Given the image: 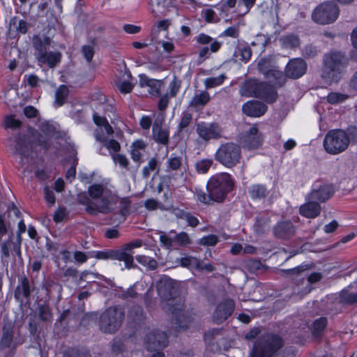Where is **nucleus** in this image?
<instances>
[{"label": "nucleus", "instance_id": "f257e3e1", "mask_svg": "<svg viewBox=\"0 0 357 357\" xmlns=\"http://www.w3.org/2000/svg\"><path fill=\"white\" fill-rule=\"evenodd\" d=\"M8 143L12 153L20 156V171L23 177L43 178L45 176L43 165L34 158L32 144L27 135L18 134L15 139L10 137Z\"/></svg>", "mask_w": 357, "mask_h": 357}, {"label": "nucleus", "instance_id": "f03ea898", "mask_svg": "<svg viewBox=\"0 0 357 357\" xmlns=\"http://www.w3.org/2000/svg\"><path fill=\"white\" fill-rule=\"evenodd\" d=\"M156 288L160 296L166 301L162 308L173 316L174 324L179 330L185 331L190 322V317L183 312V305L175 303L174 298L177 295L178 289L174 280L167 276L162 277L156 284Z\"/></svg>", "mask_w": 357, "mask_h": 357}, {"label": "nucleus", "instance_id": "7ed1b4c3", "mask_svg": "<svg viewBox=\"0 0 357 357\" xmlns=\"http://www.w3.org/2000/svg\"><path fill=\"white\" fill-rule=\"evenodd\" d=\"M349 59L341 51L332 50L323 56L321 78L327 84L337 83L341 79Z\"/></svg>", "mask_w": 357, "mask_h": 357}, {"label": "nucleus", "instance_id": "20e7f679", "mask_svg": "<svg viewBox=\"0 0 357 357\" xmlns=\"http://www.w3.org/2000/svg\"><path fill=\"white\" fill-rule=\"evenodd\" d=\"M284 345V341L280 335L266 333L255 342L250 357H276Z\"/></svg>", "mask_w": 357, "mask_h": 357}, {"label": "nucleus", "instance_id": "39448f33", "mask_svg": "<svg viewBox=\"0 0 357 357\" xmlns=\"http://www.w3.org/2000/svg\"><path fill=\"white\" fill-rule=\"evenodd\" d=\"M273 86L267 82H261L256 79H249L243 82L239 88L241 96L255 97L263 99L268 102L275 101L278 93Z\"/></svg>", "mask_w": 357, "mask_h": 357}, {"label": "nucleus", "instance_id": "423d86ee", "mask_svg": "<svg viewBox=\"0 0 357 357\" xmlns=\"http://www.w3.org/2000/svg\"><path fill=\"white\" fill-rule=\"evenodd\" d=\"M125 318L124 310L119 307H111L102 312L98 319L100 330L107 334L115 333L121 328Z\"/></svg>", "mask_w": 357, "mask_h": 357}, {"label": "nucleus", "instance_id": "0eeeda50", "mask_svg": "<svg viewBox=\"0 0 357 357\" xmlns=\"http://www.w3.org/2000/svg\"><path fill=\"white\" fill-rule=\"evenodd\" d=\"M33 46L36 50V57L41 63L47 64L50 68H54L61 61V54L59 52H48L52 40L45 36L42 39L38 36H34L32 39Z\"/></svg>", "mask_w": 357, "mask_h": 357}, {"label": "nucleus", "instance_id": "6e6552de", "mask_svg": "<svg viewBox=\"0 0 357 357\" xmlns=\"http://www.w3.org/2000/svg\"><path fill=\"white\" fill-rule=\"evenodd\" d=\"M349 144V135L342 129L328 131L324 139V147L326 151L332 155H337L344 151Z\"/></svg>", "mask_w": 357, "mask_h": 357}, {"label": "nucleus", "instance_id": "1a4fd4ad", "mask_svg": "<svg viewBox=\"0 0 357 357\" xmlns=\"http://www.w3.org/2000/svg\"><path fill=\"white\" fill-rule=\"evenodd\" d=\"M89 196L93 199H100L98 206V212L107 214L111 211L109 205L116 204L118 197L112 191L102 184H93L89 187Z\"/></svg>", "mask_w": 357, "mask_h": 357}, {"label": "nucleus", "instance_id": "9d476101", "mask_svg": "<svg viewBox=\"0 0 357 357\" xmlns=\"http://www.w3.org/2000/svg\"><path fill=\"white\" fill-rule=\"evenodd\" d=\"M339 14V7L336 3L324 2L314 8L312 18L314 22L325 25L333 23L337 19Z\"/></svg>", "mask_w": 357, "mask_h": 357}, {"label": "nucleus", "instance_id": "9b49d317", "mask_svg": "<svg viewBox=\"0 0 357 357\" xmlns=\"http://www.w3.org/2000/svg\"><path fill=\"white\" fill-rule=\"evenodd\" d=\"M215 158L226 167H234L241 158V147L234 143L222 144L217 151Z\"/></svg>", "mask_w": 357, "mask_h": 357}, {"label": "nucleus", "instance_id": "f8f14e48", "mask_svg": "<svg viewBox=\"0 0 357 357\" xmlns=\"http://www.w3.org/2000/svg\"><path fill=\"white\" fill-rule=\"evenodd\" d=\"M258 69L276 87H282L285 84V76L273 65L271 57L261 58L258 62Z\"/></svg>", "mask_w": 357, "mask_h": 357}, {"label": "nucleus", "instance_id": "ddd939ff", "mask_svg": "<svg viewBox=\"0 0 357 357\" xmlns=\"http://www.w3.org/2000/svg\"><path fill=\"white\" fill-rule=\"evenodd\" d=\"M232 180H209L206 188L213 201L220 202L226 195L233 189Z\"/></svg>", "mask_w": 357, "mask_h": 357}, {"label": "nucleus", "instance_id": "4468645a", "mask_svg": "<svg viewBox=\"0 0 357 357\" xmlns=\"http://www.w3.org/2000/svg\"><path fill=\"white\" fill-rule=\"evenodd\" d=\"M168 344L167 335L159 330H153L145 337L146 348L148 351H158L165 347Z\"/></svg>", "mask_w": 357, "mask_h": 357}, {"label": "nucleus", "instance_id": "2eb2a0df", "mask_svg": "<svg viewBox=\"0 0 357 357\" xmlns=\"http://www.w3.org/2000/svg\"><path fill=\"white\" fill-rule=\"evenodd\" d=\"M94 257L98 259H110L123 261L127 268L133 267L132 256L130 254L121 250H109L105 251H98L95 252Z\"/></svg>", "mask_w": 357, "mask_h": 357}, {"label": "nucleus", "instance_id": "dca6fc26", "mask_svg": "<svg viewBox=\"0 0 357 357\" xmlns=\"http://www.w3.org/2000/svg\"><path fill=\"white\" fill-rule=\"evenodd\" d=\"M197 132L204 141L220 137L222 129L217 123L201 122L197 124Z\"/></svg>", "mask_w": 357, "mask_h": 357}, {"label": "nucleus", "instance_id": "f3484780", "mask_svg": "<svg viewBox=\"0 0 357 357\" xmlns=\"http://www.w3.org/2000/svg\"><path fill=\"white\" fill-rule=\"evenodd\" d=\"M264 137L256 125L252 126L241 137L240 142L248 149H256L262 145Z\"/></svg>", "mask_w": 357, "mask_h": 357}, {"label": "nucleus", "instance_id": "a211bd4d", "mask_svg": "<svg viewBox=\"0 0 357 357\" xmlns=\"http://www.w3.org/2000/svg\"><path fill=\"white\" fill-rule=\"evenodd\" d=\"M33 289V283L31 284L26 277H23L20 279L19 284L15 289V298L20 302L21 305L23 303L29 304L31 293Z\"/></svg>", "mask_w": 357, "mask_h": 357}, {"label": "nucleus", "instance_id": "6ab92c4d", "mask_svg": "<svg viewBox=\"0 0 357 357\" xmlns=\"http://www.w3.org/2000/svg\"><path fill=\"white\" fill-rule=\"evenodd\" d=\"M307 70L306 62L301 58L291 59L285 68V77L298 79L301 77Z\"/></svg>", "mask_w": 357, "mask_h": 357}, {"label": "nucleus", "instance_id": "aec40b11", "mask_svg": "<svg viewBox=\"0 0 357 357\" xmlns=\"http://www.w3.org/2000/svg\"><path fill=\"white\" fill-rule=\"evenodd\" d=\"M164 117L157 116L153 124V139L157 143L167 145L169 143V131L168 128L163 126Z\"/></svg>", "mask_w": 357, "mask_h": 357}, {"label": "nucleus", "instance_id": "412c9836", "mask_svg": "<svg viewBox=\"0 0 357 357\" xmlns=\"http://www.w3.org/2000/svg\"><path fill=\"white\" fill-rule=\"evenodd\" d=\"M296 231V227L289 221L278 222L273 228L274 236L280 240H289L292 238Z\"/></svg>", "mask_w": 357, "mask_h": 357}, {"label": "nucleus", "instance_id": "4be33fe9", "mask_svg": "<svg viewBox=\"0 0 357 357\" xmlns=\"http://www.w3.org/2000/svg\"><path fill=\"white\" fill-rule=\"evenodd\" d=\"M234 309V301L231 299L225 300L217 306L213 315V321L217 324L222 323L232 314Z\"/></svg>", "mask_w": 357, "mask_h": 357}, {"label": "nucleus", "instance_id": "5701e85b", "mask_svg": "<svg viewBox=\"0 0 357 357\" xmlns=\"http://www.w3.org/2000/svg\"><path fill=\"white\" fill-rule=\"evenodd\" d=\"M243 112L252 117L262 116L267 110V106L258 100H250L243 105Z\"/></svg>", "mask_w": 357, "mask_h": 357}, {"label": "nucleus", "instance_id": "b1692460", "mask_svg": "<svg viewBox=\"0 0 357 357\" xmlns=\"http://www.w3.org/2000/svg\"><path fill=\"white\" fill-rule=\"evenodd\" d=\"M335 188L332 185H323L314 189L308 195V199L324 202L334 193Z\"/></svg>", "mask_w": 357, "mask_h": 357}, {"label": "nucleus", "instance_id": "393cba45", "mask_svg": "<svg viewBox=\"0 0 357 357\" xmlns=\"http://www.w3.org/2000/svg\"><path fill=\"white\" fill-rule=\"evenodd\" d=\"M22 241L16 240V241H13V233L9 235L8 240L5 241H2L1 243V250L2 255L8 258L10 256V250H13V251L16 253L17 256L21 255L20 251V245Z\"/></svg>", "mask_w": 357, "mask_h": 357}, {"label": "nucleus", "instance_id": "a878e982", "mask_svg": "<svg viewBox=\"0 0 357 357\" xmlns=\"http://www.w3.org/2000/svg\"><path fill=\"white\" fill-rule=\"evenodd\" d=\"M301 206L299 212L301 215L307 218H314L320 214L321 207L315 200H310Z\"/></svg>", "mask_w": 357, "mask_h": 357}, {"label": "nucleus", "instance_id": "bb28decb", "mask_svg": "<svg viewBox=\"0 0 357 357\" xmlns=\"http://www.w3.org/2000/svg\"><path fill=\"white\" fill-rule=\"evenodd\" d=\"M339 303L347 305L356 304L357 292L352 291L351 286L342 290L339 294Z\"/></svg>", "mask_w": 357, "mask_h": 357}, {"label": "nucleus", "instance_id": "cd10ccee", "mask_svg": "<svg viewBox=\"0 0 357 357\" xmlns=\"http://www.w3.org/2000/svg\"><path fill=\"white\" fill-rule=\"evenodd\" d=\"M196 40L201 45L210 44V51L213 53L217 52L222 45L220 42L213 40V38L204 33L199 34L196 37Z\"/></svg>", "mask_w": 357, "mask_h": 357}, {"label": "nucleus", "instance_id": "c85d7f7f", "mask_svg": "<svg viewBox=\"0 0 357 357\" xmlns=\"http://www.w3.org/2000/svg\"><path fill=\"white\" fill-rule=\"evenodd\" d=\"M254 229L258 235L266 234L270 229V218L265 215L257 216Z\"/></svg>", "mask_w": 357, "mask_h": 357}, {"label": "nucleus", "instance_id": "c756f323", "mask_svg": "<svg viewBox=\"0 0 357 357\" xmlns=\"http://www.w3.org/2000/svg\"><path fill=\"white\" fill-rule=\"evenodd\" d=\"M210 100V94L206 91H202L194 96L190 102V106L192 107H204Z\"/></svg>", "mask_w": 357, "mask_h": 357}, {"label": "nucleus", "instance_id": "7c9ffc66", "mask_svg": "<svg viewBox=\"0 0 357 357\" xmlns=\"http://www.w3.org/2000/svg\"><path fill=\"white\" fill-rule=\"evenodd\" d=\"M252 56V50L248 46H238L236 49L234 53V59L236 61H248L250 59Z\"/></svg>", "mask_w": 357, "mask_h": 357}, {"label": "nucleus", "instance_id": "2f4dec72", "mask_svg": "<svg viewBox=\"0 0 357 357\" xmlns=\"http://www.w3.org/2000/svg\"><path fill=\"white\" fill-rule=\"evenodd\" d=\"M167 171H180L181 176H183V172L186 171L185 165L182 163V158L181 157H170L167 160Z\"/></svg>", "mask_w": 357, "mask_h": 357}, {"label": "nucleus", "instance_id": "473e14b6", "mask_svg": "<svg viewBox=\"0 0 357 357\" xmlns=\"http://www.w3.org/2000/svg\"><path fill=\"white\" fill-rule=\"evenodd\" d=\"M37 313L40 321L43 322L52 321L53 314L52 309L47 303L39 304L37 307Z\"/></svg>", "mask_w": 357, "mask_h": 357}, {"label": "nucleus", "instance_id": "72a5a7b5", "mask_svg": "<svg viewBox=\"0 0 357 357\" xmlns=\"http://www.w3.org/2000/svg\"><path fill=\"white\" fill-rule=\"evenodd\" d=\"M78 202L81 204L86 206V211L91 215H97L98 212V206L95 204L89 197L85 195H79L78 196Z\"/></svg>", "mask_w": 357, "mask_h": 357}, {"label": "nucleus", "instance_id": "f704fd0d", "mask_svg": "<svg viewBox=\"0 0 357 357\" xmlns=\"http://www.w3.org/2000/svg\"><path fill=\"white\" fill-rule=\"evenodd\" d=\"M128 79L123 81L118 79L115 82L116 86L118 88L121 93L126 94L132 91L134 84H132L130 79H132L131 74L128 73L127 74Z\"/></svg>", "mask_w": 357, "mask_h": 357}, {"label": "nucleus", "instance_id": "c9c22d12", "mask_svg": "<svg viewBox=\"0 0 357 357\" xmlns=\"http://www.w3.org/2000/svg\"><path fill=\"white\" fill-rule=\"evenodd\" d=\"M326 325H327L326 318L321 317V318L316 319L313 323V328H312V331L313 337L316 339H319L321 337Z\"/></svg>", "mask_w": 357, "mask_h": 357}, {"label": "nucleus", "instance_id": "e433bc0d", "mask_svg": "<svg viewBox=\"0 0 357 357\" xmlns=\"http://www.w3.org/2000/svg\"><path fill=\"white\" fill-rule=\"evenodd\" d=\"M128 319L136 324H139L144 319L143 310L140 306H133L129 311Z\"/></svg>", "mask_w": 357, "mask_h": 357}, {"label": "nucleus", "instance_id": "4c0bfd02", "mask_svg": "<svg viewBox=\"0 0 357 357\" xmlns=\"http://www.w3.org/2000/svg\"><path fill=\"white\" fill-rule=\"evenodd\" d=\"M13 330L10 324L4 326L1 344L6 347H10L13 342Z\"/></svg>", "mask_w": 357, "mask_h": 357}, {"label": "nucleus", "instance_id": "58836bf2", "mask_svg": "<svg viewBox=\"0 0 357 357\" xmlns=\"http://www.w3.org/2000/svg\"><path fill=\"white\" fill-rule=\"evenodd\" d=\"M91 45H85L82 47V55L89 63L93 59L95 53L94 47L96 45V40L91 38Z\"/></svg>", "mask_w": 357, "mask_h": 357}, {"label": "nucleus", "instance_id": "ea45409f", "mask_svg": "<svg viewBox=\"0 0 357 357\" xmlns=\"http://www.w3.org/2000/svg\"><path fill=\"white\" fill-rule=\"evenodd\" d=\"M282 45L286 48H295L299 46V38L294 34L284 36L280 38Z\"/></svg>", "mask_w": 357, "mask_h": 357}, {"label": "nucleus", "instance_id": "a19ab883", "mask_svg": "<svg viewBox=\"0 0 357 357\" xmlns=\"http://www.w3.org/2000/svg\"><path fill=\"white\" fill-rule=\"evenodd\" d=\"M2 126L5 129L16 130L21 127L22 122L14 115H8L4 117Z\"/></svg>", "mask_w": 357, "mask_h": 357}, {"label": "nucleus", "instance_id": "79ce46f5", "mask_svg": "<svg viewBox=\"0 0 357 357\" xmlns=\"http://www.w3.org/2000/svg\"><path fill=\"white\" fill-rule=\"evenodd\" d=\"M244 268L250 273H257L264 268L260 260L249 259L244 262Z\"/></svg>", "mask_w": 357, "mask_h": 357}, {"label": "nucleus", "instance_id": "37998d69", "mask_svg": "<svg viewBox=\"0 0 357 357\" xmlns=\"http://www.w3.org/2000/svg\"><path fill=\"white\" fill-rule=\"evenodd\" d=\"M68 93V88L65 85L60 86L57 89L55 94V102L59 106H61L64 103Z\"/></svg>", "mask_w": 357, "mask_h": 357}, {"label": "nucleus", "instance_id": "c03bdc74", "mask_svg": "<svg viewBox=\"0 0 357 357\" xmlns=\"http://www.w3.org/2000/svg\"><path fill=\"white\" fill-rule=\"evenodd\" d=\"M226 77L224 75H220L218 77H208L204 80V85L206 89H211L221 85Z\"/></svg>", "mask_w": 357, "mask_h": 357}, {"label": "nucleus", "instance_id": "a18cd8bd", "mask_svg": "<svg viewBox=\"0 0 357 357\" xmlns=\"http://www.w3.org/2000/svg\"><path fill=\"white\" fill-rule=\"evenodd\" d=\"M250 194L253 199L264 198L266 196V189L263 185H253L250 190Z\"/></svg>", "mask_w": 357, "mask_h": 357}, {"label": "nucleus", "instance_id": "49530a36", "mask_svg": "<svg viewBox=\"0 0 357 357\" xmlns=\"http://www.w3.org/2000/svg\"><path fill=\"white\" fill-rule=\"evenodd\" d=\"M43 287L45 289L46 294L48 298H50L52 291H57L59 293H61L62 290L61 285L53 281L44 283Z\"/></svg>", "mask_w": 357, "mask_h": 357}, {"label": "nucleus", "instance_id": "de8ad7c7", "mask_svg": "<svg viewBox=\"0 0 357 357\" xmlns=\"http://www.w3.org/2000/svg\"><path fill=\"white\" fill-rule=\"evenodd\" d=\"M349 96L346 94L331 92L327 96V100L331 104H337L347 100Z\"/></svg>", "mask_w": 357, "mask_h": 357}, {"label": "nucleus", "instance_id": "09e8293b", "mask_svg": "<svg viewBox=\"0 0 357 357\" xmlns=\"http://www.w3.org/2000/svg\"><path fill=\"white\" fill-rule=\"evenodd\" d=\"M319 51L316 46L311 44L307 45L303 49V56L307 59H312L317 56Z\"/></svg>", "mask_w": 357, "mask_h": 357}, {"label": "nucleus", "instance_id": "8fccbe9b", "mask_svg": "<svg viewBox=\"0 0 357 357\" xmlns=\"http://www.w3.org/2000/svg\"><path fill=\"white\" fill-rule=\"evenodd\" d=\"M220 329H213L206 332L204 335V340L208 345L213 344L215 340L218 336L222 335Z\"/></svg>", "mask_w": 357, "mask_h": 357}, {"label": "nucleus", "instance_id": "3c124183", "mask_svg": "<svg viewBox=\"0 0 357 357\" xmlns=\"http://www.w3.org/2000/svg\"><path fill=\"white\" fill-rule=\"evenodd\" d=\"M218 241V237L216 235L211 234L204 236L199 241V244L204 246H214Z\"/></svg>", "mask_w": 357, "mask_h": 357}, {"label": "nucleus", "instance_id": "603ef678", "mask_svg": "<svg viewBox=\"0 0 357 357\" xmlns=\"http://www.w3.org/2000/svg\"><path fill=\"white\" fill-rule=\"evenodd\" d=\"M181 264L184 267L196 268V267L199 266V261L192 257H183L181 259Z\"/></svg>", "mask_w": 357, "mask_h": 357}, {"label": "nucleus", "instance_id": "864d4df0", "mask_svg": "<svg viewBox=\"0 0 357 357\" xmlns=\"http://www.w3.org/2000/svg\"><path fill=\"white\" fill-rule=\"evenodd\" d=\"M212 165V160H202L198 161L196 165V169L198 172L204 174L206 173L208 169L211 167Z\"/></svg>", "mask_w": 357, "mask_h": 357}, {"label": "nucleus", "instance_id": "5fc2aeb1", "mask_svg": "<svg viewBox=\"0 0 357 357\" xmlns=\"http://www.w3.org/2000/svg\"><path fill=\"white\" fill-rule=\"evenodd\" d=\"M160 241L162 245L167 249H172L174 248V240L169 236L167 235L165 232L160 231Z\"/></svg>", "mask_w": 357, "mask_h": 357}, {"label": "nucleus", "instance_id": "6e6d98bb", "mask_svg": "<svg viewBox=\"0 0 357 357\" xmlns=\"http://www.w3.org/2000/svg\"><path fill=\"white\" fill-rule=\"evenodd\" d=\"M52 185L49 186L45 185L44 188V195L46 202L50 204V206H52L55 204V197L54 192L52 190Z\"/></svg>", "mask_w": 357, "mask_h": 357}, {"label": "nucleus", "instance_id": "4d7b16f0", "mask_svg": "<svg viewBox=\"0 0 357 357\" xmlns=\"http://www.w3.org/2000/svg\"><path fill=\"white\" fill-rule=\"evenodd\" d=\"M221 36L237 38L239 36V26L236 25L228 27L222 33Z\"/></svg>", "mask_w": 357, "mask_h": 357}, {"label": "nucleus", "instance_id": "13d9d810", "mask_svg": "<svg viewBox=\"0 0 357 357\" xmlns=\"http://www.w3.org/2000/svg\"><path fill=\"white\" fill-rule=\"evenodd\" d=\"M181 85V81L174 76L173 80L169 84V94L172 97L176 96Z\"/></svg>", "mask_w": 357, "mask_h": 357}, {"label": "nucleus", "instance_id": "bf43d9fd", "mask_svg": "<svg viewBox=\"0 0 357 357\" xmlns=\"http://www.w3.org/2000/svg\"><path fill=\"white\" fill-rule=\"evenodd\" d=\"M161 84L159 80L157 79H153L152 82H151L149 86L148 92L154 96H156L160 93V88Z\"/></svg>", "mask_w": 357, "mask_h": 357}, {"label": "nucleus", "instance_id": "052dcab7", "mask_svg": "<svg viewBox=\"0 0 357 357\" xmlns=\"http://www.w3.org/2000/svg\"><path fill=\"white\" fill-rule=\"evenodd\" d=\"M158 167V161L155 158H151L148 165L144 167L143 169V176L144 177H147L150 174V172L155 171L157 169Z\"/></svg>", "mask_w": 357, "mask_h": 357}, {"label": "nucleus", "instance_id": "680f3d73", "mask_svg": "<svg viewBox=\"0 0 357 357\" xmlns=\"http://www.w3.org/2000/svg\"><path fill=\"white\" fill-rule=\"evenodd\" d=\"M204 17L205 20L209 23H216L219 21L215 11L212 9H206L204 10Z\"/></svg>", "mask_w": 357, "mask_h": 357}, {"label": "nucleus", "instance_id": "e2e57ef3", "mask_svg": "<svg viewBox=\"0 0 357 357\" xmlns=\"http://www.w3.org/2000/svg\"><path fill=\"white\" fill-rule=\"evenodd\" d=\"M192 116L190 113H185L183 116L181 118V120L180 121V123L178 125V132H181L184 128L188 127L191 121H192Z\"/></svg>", "mask_w": 357, "mask_h": 357}, {"label": "nucleus", "instance_id": "0e129e2a", "mask_svg": "<svg viewBox=\"0 0 357 357\" xmlns=\"http://www.w3.org/2000/svg\"><path fill=\"white\" fill-rule=\"evenodd\" d=\"M190 243V238L187 233L181 232L176 234V245L179 246L186 245Z\"/></svg>", "mask_w": 357, "mask_h": 357}, {"label": "nucleus", "instance_id": "69168bd1", "mask_svg": "<svg viewBox=\"0 0 357 357\" xmlns=\"http://www.w3.org/2000/svg\"><path fill=\"white\" fill-rule=\"evenodd\" d=\"M68 215L66 208L61 207L56 211L54 215V220L56 222H61Z\"/></svg>", "mask_w": 357, "mask_h": 357}, {"label": "nucleus", "instance_id": "338daca9", "mask_svg": "<svg viewBox=\"0 0 357 357\" xmlns=\"http://www.w3.org/2000/svg\"><path fill=\"white\" fill-rule=\"evenodd\" d=\"M112 158L114 161L119 163L121 167H126L128 165V160L124 155L114 154Z\"/></svg>", "mask_w": 357, "mask_h": 357}, {"label": "nucleus", "instance_id": "774afa93", "mask_svg": "<svg viewBox=\"0 0 357 357\" xmlns=\"http://www.w3.org/2000/svg\"><path fill=\"white\" fill-rule=\"evenodd\" d=\"M64 357H91L88 351H79L77 350H72L67 353Z\"/></svg>", "mask_w": 357, "mask_h": 357}]
</instances>
